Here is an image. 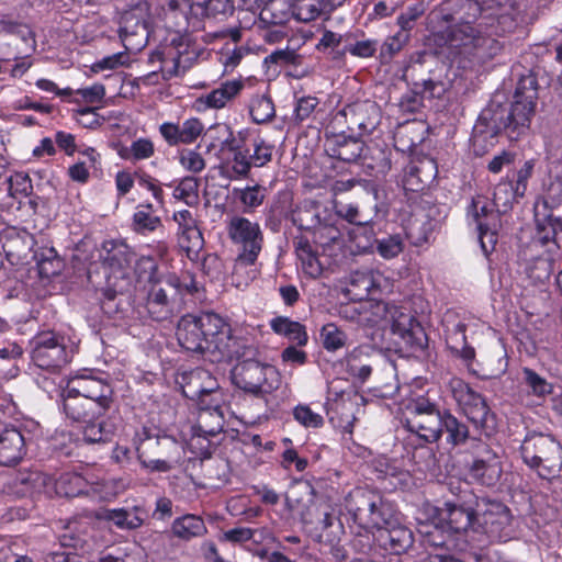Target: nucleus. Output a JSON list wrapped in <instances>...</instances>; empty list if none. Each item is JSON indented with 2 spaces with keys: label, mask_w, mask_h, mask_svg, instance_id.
Wrapping results in <instances>:
<instances>
[{
  "label": "nucleus",
  "mask_w": 562,
  "mask_h": 562,
  "mask_svg": "<svg viewBox=\"0 0 562 562\" xmlns=\"http://www.w3.org/2000/svg\"><path fill=\"white\" fill-rule=\"evenodd\" d=\"M346 509L355 522L364 529L381 528L391 524L392 507L368 488L358 487L346 497Z\"/></svg>",
  "instance_id": "obj_10"
},
{
  "label": "nucleus",
  "mask_w": 562,
  "mask_h": 562,
  "mask_svg": "<svg viewBox=\"0 0 562 562\" xmlns=\"http://www.w3.org/2000/svg\"><path fill=\"white\" fill-rule=\"evenodd\" d=\"M170 5L184 13L193 30L204 18L226 16L234 11V0H171Z\"/></svg>",
  "instance_id": "obj_18"
},
{
  "label": "nucleus",
  "mask_w": 562,
  "mask_h": 562,
  "mask_svg": "<svg viewBox=\"0 0 562 562\" xmlns=\"http://www.w3.org/2000/svg\"><path fill=\"white\" fill-rule=\"evenodd\" d=\"M522 374L525 383L531 390L532 395L543 397L552 392V384L532 369L524 368Z\"/></svg>",
  "instance_id": "obj_57"
},
{
  "label": "nucleus",
  "mask_w": 562,
  "mask_h": 562,
  "mask_svg": "<svg viewBox=\"0 0 562 562\" xmlns=\"http://www.w3.org/2000/svg\"><path fill=\"white\" fill-rule=\"evenodd\" d=\"M293 416L304 427L318 428L324 424L323 416L313 412L307 405H297L293 411Z\"/></svg>",
  "instance_id": "obj_62"
},
{
  "label": "nucleus",
  "mask_w": 562,
  "mask_h": 562,
  "mask_svg": "<svg viewBox=\"0 0 562 562\" xmlns=\"http://www.w3.org/2000/svg\"><path fill=\"white\" fill-rule=\"evenodd\" d=\"M14 485L21 486L23 494L44 493L52 495V479L40 471H21L14 479Z\"/></svg>",
  "instance_id": "obj_33"
},
{
  "label": "nucleus",
  "mask_w": 562,
  "mask_h": 562,
  "mask_svg": "<svg viewBox=\"0 0 562 562\" xmlns=\"http://www.w3.org/2000/svg\"><path fill=\"white\" fill-rule=\"evenodd\" d=\"M179 345L187 351L203 355L211 362L233 360L246 356L237 348L238 340L231 334V327L214 313L187 314L177 325Z\"/></svg>",
  "instance_id": "obj_3"
},
{
  "label": "nucleus",
  "mask_w": 562,
  "mask_h": 562,
  "mask_svg": "<svg viewBox=\"0 0 562 562\" xmlns=\"http://www.w3.org/2000/svg\"><path fill=\"white\" fill-rule=\"evenodd\" d=\"M443 412L428 398L419 396L406 407L405 427L427 442H436L442 434Z\"/></svg>",
  "instance_id": "obj_14"
},
{
  "label": "nucleus",
  "mask_w": 562,
  "mask_h": 562,
  "mask_svg": "<svg viewBox=\"0 0 562 562\" xmlns=\"http://www.w3.org/2000/svg\"><path fill=\"white\" fill-rule=\"evenodd\" d=\"M198 180L193 177H184L175 187L172 196L178 201H183L188 205H192L198 200Z\"/></svg>",
  "instance_id": "obj_55"
},
{
  "label": "nucleus",
  "mask_w": 562,
  "mask_h": 562,
  "mask_svg": "<svg viewBox=\"0 0 562 562\" xmlns=\"http://www.w3.org/2000/svg\"><path fill=\"white\" fill-rule=\"evenodd\" d=\"M8 194L14 199L25 198L32 192V182L30 177L24 172H15L7 178Z\"/></svg>",
  "instance_id": "obj_53"
},
{
  "label": "nucleus",
  "mask_w": 562,
  "mask_h": 562,
  "mask_svg": "<svg viewBox=\"0 0 562 562\" xmlns=\"http://www.w3.org/2000/svg\"><path fill=\"white\" fill-rule=\"evenodd\" d=\"M424 13V5L420 3H415L406 8V10L396 18V25L398 26V31L411 34L417 20L422 18Z\"/></svg>",
  "instance_id": "obj_58"
},
{
  "label": "nucleus",
  "mask_w": 562,
  "mask_h": 562,
  "mask_svg": "<svg viewBox=\"0 0 562 562\" xmlns=\"http://www.w3.org/2000/svg\"><path fill=\"white\" fill-rule=\"evenodd\" d=\"M32 358L43 369L60 368L69 361L65 346L53 333H45L36 338Z\"/></svg>",
  "instance_id": "obj_22"
},
{
  "label": "nucleus",
  "mask_w": 562,
  "mask_h": 562,
  "mask_svg": "<svg viewBox=\"0 0 562 562\" xmlns=\"http://www.w3.org/2000/svg\"><path fill=\"white\" fill-rule=\"evenodd\" d=\"M61 404L67 419L82 425L87 442L109 441L115 432L111 419L99 420L114 404V392L106 380L92 374L71 376L61 391Z\"/></svg>",
  "instance_id": "obj_2"
},
{
  "label": "nucleus",
  "mask_w": 562,
  "mask_h": 562,
  "mask_svg": "<svg viewBox=\"0 0 562 562\" xmlns=\"http://www.w3.org/2000/svg\"><path fill=\"white\" fill-rule=\"evenodd\" d=\"M520 198L516 192V187L510 181H501L494 189L493 202L494 206L504 212L512 206V203Z\"/></svg>",
  "instance_id": "obj_52"
},
{
  "label": "nucleus",
  "mask_w": 562,
  "mask_h": 562,
  "mask_svg": "<svg viewBox=\"0 0 562 562\" xmlns=\"http://www.w3.org/2000/svg\"><path fill=\"white\" fill-rule=\"evenodd\" d=\"M179 164L193 173H199L205 168V160L200 153L194 149H182L179 153Z\"/></svg>",
  "instance_id": "obj_61"
},
{
  "label": "nucleus",
  "mask_w": 562,
  "mask_h": 562,
  "mask_svg": "<svg viewBox=\"0 0 562 562\" xmlns=\"http://www.w3.org/2000/svg\"><path fill=\"white\" fill-rule=\"evenodd\" d=\"M155 154L154 143L146 137H140L132 142L127 147H122L119 155L122 159L136 162L153 157Z\"/></svg>",
  "instance_id": "obj_47"
},
{
  "label": "nucleus",
  "mask_w": 562,
  "mask_h": 562,
  "mask_svg": "<svg viewBox=\"0 0 562 562\" xmlns=\"http://www.w3.org/2000/svg\"><path fill=\"white\" fill-rule=\"evenodd\" d=\"M149 7L146 1L130 3V9L122 14L120 37L126 48L140 47L147 38V19Z\"/></svg>",
  "instance_id": "obj_17"
},
{
  "label": "nucleus",
  "mask_w": 562,
  "mask_h": 562,
  "mask_svg": "<svg viewBox=\"0 0 562 562\" xmlns=\"http://www.w3.org/2000/svg\"><path fill=\"white\" fill-rule=\"evenodd\" d=\"M179 384L186 397L200 404L201 400H210L215 393H222L217 380L210 371L196 368L181 374Z\"/></svg>",
  "instance_id": "obj_20"
},
{
  "label": "nucleus",
  "mask_w": 562,
  "mask_h": 562,
  "mask_svg": "<svg viewBox=\"0 0 562 562\" xmlns=\"http://www.w3.org/2000/svg\"><path fill=\"white\" fill-rule=\"evenodd\" d=\"M198 58V50L188 36L173 34L170 42L161 45L149 57V63L159 64L165 79L184 74Z\"/></svg>",
  "instance_id": "obj_12"
},
{
  "label": "nucleus",
  "mask_w": 562,
  "mask_h": 562,
  "mask_svg": "<svg viewBox=\"0 0 562 562\" xmlns=\"http://www.w3.org/2000/svg\"><path fill=\"white\" fill-rule=\"evenodd\" d=\"M237 348L240 352H246V356L239 358L245 359L238 362L232 371V379L237 387L255 395L268 394L279 387L280 375L273 366L246 358L251 356L254 350L241 346L240 341H238Z\"/></svg>",
  "instance_id": "obj_9"
},
{
  "label": "nucleus",
  "mask_w": 562,
  "mask_h": 562,
  "mask_svg": "<svg viewBox=\"0 0 562 562\" xmlns=\"http://www.w3.org/2000/svg\"><path fill=\"white\" fill-rule=\"evenodd\" d=\"M203 130L204 125L198 117H190L181 125L164 122L159 126V133L169 146L190 145L201 136Z\"/></svg>",
  "instance_id": "obj_25"
},
{
  "label": "nucleus",
  "mask_w": 562,
  "mask_h": 562,
  "mask_svg": "<svg viewBox=\"0 0 562 562\" xmlns=\"http://www.w3.org/2000/svg\"><path fill=\"white\" fill-rule=\"evenodd\" d=\"M104 254L101 255L103 263L113 270H121L130 266L133 255L124 244L106 241L103 244Z\"/></svg>",
  "instance_id": "obj_41"
},
{
  "label": "nucleus",
  "mask_w": 562,
  "mask_h": 562,
  "mask_svg": "<svg viewBox=\"0 0 562 562\" xmlns=\"http://www.w3.org/2000/svg\"><path fill=\"white\" fill-rule=\"evenodd\" d=\"M278 0H271L265 5L256 22L258 27L262 29V38L270 44L281 42L284 36V27L282 24L285 22L288 14L285 12L277 13Z\"/></svg>",
  "instance_id": "obj_26"
},
{
  "label": "nucleus",
  "mask_w": 562,
  "mask_h": 562,
  "mask_svg": "<svg viewBox=\"0 0 562 562\" xmlns=\"http://www.w3.org/2000/svg\"><path fill=\"white\" fill-rule=\"evenodd\" d=\"M449 387L462 413L475 427L485 431L493 428V415L485 398L480 393L472 390L468 383L459 378H452L449 381Z\"/></svg>",
  "instance_id": "obj_15"
},
{
  "label": "nucleus",
  "mask_w": 562,
  "mask_h": 562,
  "mask_svg": "<svg viewBox=\"0 0 562 562\" xmlns=\"http://www.w3.org/2000/svg\"><path fill=\"white\" fill-rule=\"evenodd\" d=\"M291 220L300 229L312 232L322 245L336 241L340 237L336 214L316 201L305 200L300 203L292 211Z\"/></svg>",
  "instance_id": "obj_11"
},
{
  "label": "nucleus",
  "mask_w": 562,
  "mask_h": 562,
  "mask_svg": "<svg viewBox=\"0 0 562 562\" xmlns=\"http://www.w3.org/2000/svg\"><path fill=\"white\" fill-rule=\"evenodd\" d=\"M104 519L113 522L120 529H137L143 522L144 518L139 515V509L134 507L132 509H109L104 514Z\"/></svg>",
  "instance_id": "obj_44"
},
{
  "label": "nucleus",
  "mask_w": 562,
  "mask_h": 562,
  "mask_svg": "<svg viewBox=\"0 0 562 562\" xmlns=\"http://www.w3.org/2000/svg\"><path fill=\"white\" fill-rule=\"evenodd\" d=\"M379 42L378 40L367 38L361 41H356L355 43H347L341 52H339V56H344L346 53L359 58H370L373 57L378 50Z\"/></svg>",
  "instance_id": "obj_56"
},
{
  "label": "nucleus",
  "mask_w": 562,
  "mask_h": 562,
  "mask_svg": "<svg viewBox=\"0 0 562 562\" xmlns=\"http://www.w3.org/2000/svg\"><path fill=\"white\" fill-rule=\"evenodd\" d=\"M447 432V442L452 446L464 445L469 438L468 426L450 412L443 411L442 430Z\"/></svg>",
  "instance_id": "obj_48"
},
{
  "label": "nucleus",
  "mask_w": 562,
  "mask_h": 562,
  "mask_svg": "<svg viewBox=\"0 0 562 562\" xmlns=\"http://www.w3.org/2000/svg\"><path fill=\"white\" fill-rule=\"evenodd\" d=\"M154 213L155 211L151 203H139L136 206L132 218V227L134 232L147 234L161 226L160 217Z\"/></svg>",
  "instance_id": "obj_40"
},
{
  "label": "nucleus",
  "mask_w": 562,
  "mask_h": 562,
  "mask_svg": "<svg viewBox=\"0 0 562 562\" xmlns=\"http://www.w3.org/2000/svg\"><path fill=\"white\" fill-rule=\"evenodd\" d=\"M86 480L78 473H64L55 482L52 481V493L60 496L75 497L85 493Z\"/></svg>",
  "instance_id": "obj_42"
},
{
  "label": "nucleus",
  "mask_w": 562,
  "mask_h": 562,
  "mask_svg": "<svg viewBox=\"0 0 562 562\" xmlns=\"http://www.w3.org/2000/svg\"><path fill=\"white\" fill-rule=\"evenodd\" d=\"M171 451L165 459H144L143 456H139V460L142 465L153 472H168L173 469L176 465L180 464L182 459V447L175 442H168Z\"/></svg>",
  "instance_id": "obj_46"
},
{
  "label": "nucleus",
  "mask_w": 562,
  "mask_h": 562,
  "mask_svg": "<svg viewBox=\"0 0 562 562\" xmlns=\"http://www.w3.org/2000/svg\"><path fill=\"white\" fill-rule=\"evenodd\" d=\"M272 100L266 95H257L250 102V115L256 123H266L274 117Z\"/></svg>",
  "instance_id": "obj_50"
},
{
  "label": "nucleus",
  "mask_w": 562,
  "mask_h": 562,
  "mask_svg": "<svg viewBox=\"0 0 562 562\" xmlns=\"http://www.w3.org/2000/svg\"><path fill=\"white\" fill-rule=\"evenodd\" d=\"M363 142L344 134L328 137L325 144L327 154L345 162L356 161L363 151Z\"/></svg>",
  "instance_id": "obj_27"
},
{
  "label": "nucleus",
  "mask_w": 562,
  "mask_h": 562,
  "mask_svg": "<svg viewBox=\"0 0 562 562\" xmlns=\"http://www.w3.org/2000/svg\"><path fill=\"white\" fill-rule=\"evenodd\" d=\"M303 61V57L297 54L295 48L286 46L283 49H277L265 58L266 64H274L280 66L293 65L299 66Z\"/></svg>",
  "instance_id": "obj_59"
},
{
  "label": "nucleus",
  "mask_w": 562,
  "mask_h": 562,
  "mask_svg": "<svg viewBox=\"0 0 562 562\" xmlns=\"http://www.w3.org/2000/svg\"><path fill=\"white\" fill-rule=\"evenodd\" d=\"M25 451V441L14 427L0 430V465H11L21 460Z\"/></svg>",
  "instance_id": "obj_29"
},
{
  "label": "nucleus",
  "mask_w": 562,
  "mask_h": 562,
  "mask_svg": "<svg viewBox=\"0 0 562 562\" xmlns=\"http://www.w3.org/2000/svg\"><path fill=\"white\" fill-rule=\"evenodd\" d=\"M535 97L515 94L509 109L502 104L491 103L480 114L474 125V144L486 136L496 137L504 132L509 140H518L525 136L535 113Z\"/></svg>",
  "instance_id": "obj_5"
},
{
  "label": "nucleus",
  "mask_w": 562,
  "mask_h": 562,
  "mask_svg": "<svg viewBox=\"0 0 562 562\" xmlns=\"http://www.w3.org/2000/svg\"><path fill=\"white\" fill-rule=\"evenodd\" d=\"M224 395L215 393L210 400H201L198 404L196 422L192 426V436L189 440L191 448L199 449L202 453L209 452L210 439L220 435L224 429Z\"/></svg>",
  "instance_id": "obj_13"
},
{
  "label": "nucleus",
  "mask_w": 562,
  "mask_h": 562,
  "mask_svg": "<svg viewBox=\"0 0 562 562\" xmlns=\"http://www.w3.org/2000/svg\"><path fill=\"white\" fill-rule=\"evenodd\" d=\"M175 283L168 277L148 281L146 310L155 321H165L175 313Z\"/></svg>",
  "instance_id": "obj_19"
},
{
  "label": "nucleus",
  "mask_w": 562,
  "mask_h": 562,
  "mask_svg": "<svg viewBox=\"0 0 562 562\" xmlns=\"http://www.w3.org/2000/svg\"><path fill=\"white\" fill-rule=\"evenodd\" d=\"M270 327L276 334L285 337L289 341L299 347H303L307 344L308 336L305 326L289 317L278 316L272 318L270 321Z\"/></svg>",
  "instance_id": "obj_34"
},
{
  "label": "nucleus",
  "mask_w": 562,
  "mask_h": 562,
  "mask_svg": "<svg viewBox=\"0 0 562 562\" xmlns=\"http://www.w3.org/2000/svg\"><path fill=\"white\" fill-rule=\"evenodd\" d=\"M522 461L537 474L550 480L559 476L562 470V447L551 435L530 434L521 446Z\"/></svg>",
  "instance_id": "obj_8"
},
{
  "label": "nucleus",
  "mask_w": 562,
  "mask_h": 562,
  "mask_svg": "<svg viewBox=\"0 0 562 562\" xmlns=\"http://www.w3.org/2000/svg\"><path fill=\"white\" fill-rule=\"evenodd\" d=\"M244 88L240 79L226 80L218 88L201 95L196 103L200 109H223L225 108Z\"/></svg>",
  "instance_id": "obj_28"
},
{
  "label": "nucleus",
  "mask_w": 562,
  "mask_h": 562,
  "mask_svg": "<svg viewBox=\"0 0 562 562\" xmlns=\"http://www.w3.org/2000/svg\"><path fill=\"white\" fill-rule=\"evenodd\" d=\"M295 252L306 276L316 279L322 274L323 265L308 240L300 238L295 243Z\"/></svg>",
  "instance_id": "obj_39"
},
{
  "label": "nucleus",
  "mask_w": 562,
  "mask_h": 562,
  "mask_svg": "<svg viewBox=\"0 0 562 562\" xmlns=\"http://www.w3.org/2000/svg\"><path fill=\"white\" fill-rule=\"evenodd\" d=\"M479 512L480 507L474 509L469 503L446 502L439 509V517L450 531L460 533L475 527Z\"/></svg>",
  "instance_id": "obj_23"
},
{
  "label": "nucleus",
  "mask_w": 562,
  "mask_h": 562,
  "mask_svg": "<svg viewBox=\"0 0 562 562\" xmlns=\"http://www.w3.org/2000/svg\"><path fill=\"white\" fill-rule=\"evenodd\" d=\"M269 532L265 528L252 529L248 527H235L233 529L226 530L223 532L221 540L226 541L233 544H245L249 541H252L256 544L261 543L267 537Z\"/></svg>",
  "instance_id": "obj_43"
},
{
  "label": "nucleus",
  "mask_w": 562,
  "mask_h": 562,
  "mask_svg": "<svg viewBox=\"0 0 562 562\" xmlns=\"http://www.w3.org/2000/svg\"><path fill=\"white\" fill-rule=\"evenodd\" d=\"M393 283L390 278L385 277L380 271L373 270H358L350 277L348 292L357 297L363 300L369 295L378 293H391Z\"/></svg>",
  "instance_id": "obj_21"
},
{
  "label": "nucleus",
  "mask_w": 562,
  "mask_h": 562,
  "mask_svg": "<svg viewBox=\"0 0 562 562\" xmlns=\"http://www.w3.org/2000/svg\"><path fill=\"white\" fill-rule=\"evenodd\" d=\"M356 321L367 327H390L394 335H397L402 342L411 348H422L424 333L411 313L394 304L370 300L360 303L355 308Z\"/></svg>",
  "instance_id": "obj_6"
},
{
  "label": "nucleus",
  "mask_w": 562,
  "mask_h": 562,
  "mask_svg": "<svg viewBox=\"0 0 562 562\" xmlns=\"http://www.w3.org/2000/svg\"><path fill=\"white\" fill-rule=\"evenodd\" d=\"M437 166L432 159L425 158L408 167L404 176L406 190L418 192L425 189L436 178Z\"/></svg>",
  "instance_id": "obj_31"
},
{
  "label": "nucleus",
  "mask_w": 562,
  "mask_h": 562,
  "mask_svg": "<svg viewBox=\"0 0 562 562\" xmlns=\"http://www.w3.org/2000/svg\"><path fill=\"white\" fill-rule=\"evenodd\" d=\"M330 0H295L293 13L299 21L310 22L329 11Z\"/></svg>",
  "instance_id": "obj_45"
},
{
  "label": "nucleus",
  "mask_w": 562,
  "mask_h": 562,
  "mask_svg": "<svg viewBox=\"0 0 562 562\" xmlns=\"http://www.w3.org/2000/svg\"><path fill=\"white\" fill-rule=\"evenodd\" d=\"M321 338L327 351H336L342 348L347 341V335L333 323L323 326Z\"/></svg>",
  "instance_id": "obj_54"
},
{
  "label": "nucleus",
  "mask_w": 562,
  "mask_h": 562,
  "mask_svg": "<svg viewBox=\"0 0 562 562\" xmlns=\"http://www.w3.org/2000/svg\"><path fill=\"white\" fill-rule=\"evenodd\" d=\"M376 529L380 531L379 538L383 546L393 553L405 552L414 542L413 532L405 526L396 525L393 516L390 525Z\"/></svg>",
  "instance_id": "obj_32"
},
{
  "label": "nucleus",
  "mask_w": 562,
  "mask_h": 562,
  "mask_svg": "<svg viewBox=\"0 0 562 562\" xmlns=\"http://www.w3.org/2000/svg\"><path fill=\"white\" fill-rule=\"evenodd\" d=\"M336 221L338 216L346 220L347 222L356 225H367L372 221V216L369 213H366L363 210L359 207L357 204H344L339 203L336 205Z\"/></svg>",
  "instance_id": "obj_51"
},
{
  "label": "nucleus",
  "mask_w": 562,
  "mask_h": 562,
  "mask_svg": "<svg viewBox=\"0 0 562 562\" xmlns=\"http://www.w3.org/2000/svg\"><path fill=\"white\" fill-rule=\"evenodd\" d=\"M376 357L375 350L371 346H359L352 349L346 356V368L349 374L361 382L368 380L373 368V358Z\"/></svg>",
  "instance_id": "obj_30"
},
{
  "label": "nucleus",
  "mask_w": 562,
  "mask_h": 562,
  "mask_svg": "<svg viewBox=\"0 0 562 562\" xmlns=\"http://www.w3.org/2000/svg\"><path fill=\"white\" fill-rule=\"evenodd\" d=\"M458 5V23L448 33L452 61L463 69L481 66L502 52L499 37L514 22L492 0H459Z\"/></svg>",
  "instance_id": "obj_1"
},
{
  "label": "nucleus",
  "mask_w": 562,
  "mask_h": 562,
  "mask_svg": "<svg viewBox=\"0 0 562 562\" xmlns=\"http://www.w3.org/2000/svg\"><path fill=\"white\" fill-rule=\"evenodd\" d=\"M502 474L501 457L487 447L480 452L470 467V475L486 486H494L501 480Z\"/></svg>",
  "instance_id": "obj_24"
},
{
  "label": "nucleus",
  "mask_w": 562,
  "mask_h": 562,
  "mask_svg": "<svg viewBox=\"0 0 562 562\" xmlns=\"http://www.w3.org/2000/svg\"><path fill=\"white\" fill-rule=\"evenodd\" d=\"M172 218L178 225V233L181 235V237L188 239V249L202 247V234L198 227V222L191 211H177L173 213Z\"/></svg>",
  "instance_id": "obj_35"
},
{
  "label": "nucleus",
  "mask_w": 562,
  "mask_h": 562,
  "mask_svg": "<svg viewBox=\"0 0 562 562\" xmlns=\"http://www.w3.org/2000/svg\"><path fill=\"white\" fill-rule=\"evenodd\" d=\"M351 40V34H339L333 31H324L322 37L318 41L317 49L326 52L331 49L333 52L339 47L341 43H348Z\"/></svg>",
  "instance_id": "obj_63"
},
{
  "label": "nucleus",
  "mask_w": 562,
  "mask_h": 562,
  "mask_svg": "<svg viewBox=\"0 0 562 562\" xmlns=\"http://www.w3.org/2000/svg\"><path fill=\"white\" fill-rule=\"evenodd\" d=\"M412 34L397 31L395 34L387 36L380 46V58L390 60L397 55L411 41Z\"/></svg>",
  "instance_id": "obj_49"
},
{
  "label": "nucleus",
  "mask_w": 562,
  "mask_h": 562,
  "mask_svg": "<svg viewBox=\"0 0 562 562\" xmlns=\"http://www.w3.org/2000/svg\"><path fill=\"white\" fill-rule=\"evenodd\" d=\"M171 530L177 538L186 541L202 537L207 532L203 519L195 515H184L177 518L172 522Z\"/></svg>",
  "instance_id": "obj_37"
},
{
  "label": "nucleus",
  "mask_w": 562,
  "mask_h": 562,
  "mask_svg": "<svg viewBox=\"0 0 562 562\" xmlns=\"http://www.w3.org/2000/svg\"><path fill=\"white\" fill-rule=\"evenodd\" d=\"M404 245L400 235H391L378 240L376 251L384 259H392L403 251Z\"/></svg>",
  "instance_id": "obj_60"
},
{
  "label": "nucleus",
  "mask_w": 562,
  "mask_h": 562,
  "mask_svg": "<svg viewBox=\"0 0 562 562\" xmlns=\"http://www.w3.org/2000/svg\"><path fill=\"white\" fill-rule=\"evenodd\" d=\"M226 231L232 243L239 247L233 269L236 286H246L258 274L255 266L263 248V232L259 223L240 215L229 218Z\"/></svg>",
  "instance_id": "obj_7"
},
{
  "label": "nucleus",
  "mask_w": 562,
  "mask_h": 562,
  "mask_svg": "<svg viewBox=\"0 0 562 562\" xmlns=\"http://www.w3.org/2000/svg\"><path fill=\"white\" fill-rule=\"evenodd\" d=\"M496 227L497 222H493L487 227L477 229L480 245L485 256H488L494 250L497 243Z\"/></svg>",
  "instance_id": "obj_64"
},
{
  "label": "nucleus",
  "mask_w": 562,
  "mask_h": 562,
  "mask_svg": "<svg viewBox=\"0 0 562 562\" xmlns=\"http://www.w3.org/2000/svg\"><path fill=\"white\" fill-rule=\"evenodd\" d=\"M477 513V529L487 536L492 542H506L512 538L510 515L505 505L499 502L481 501Z\"/></svg>",
  "instance_id": "obj_16"
},
{
  "label": "nucleus",
  "mask_w": 562,
  "mask_h": 562,
  "mask_svg": "<svg viewBox=\"0 0 562 562\" xmlns=\"http://www.w3.org/2000/svg\"><path fill=\"white\" fill-rule=\"evenodd\" d=\"M221 140L222 150H228L232 156L227 158L224 169L232 180L247 178L251 168H260L272 160L273 145L241 130L234 134L226 124H218L212 128Z\"/></svg>",
  "instance_id": "obj_4"
},
{
  "label": "nucleus",
  "mask_w": 562,
  "mask_h": 562,
  "mask_svg": "<svg viewBox=\"0 0 562 562\" xmlns=\"http://www.w3.org/2000/svg\"><path fill=\"white\" fill-rule=\"evenodd\" d=\"M467 217L470 224H474L476 229L487 227L488 224L498 221V212L488 207L487 201L483 196H476L468 207Z\"/></svg>",
  "instance_id": "obj_38"
},
{
  "label": "nucleus",
  "mask_w": 562,
  "mask_h": 562,
  "mask_svg": "<svg viewBox=\"0 0 562 562\" xmlns=\"http://www.w3.org/2000/svg\"><path fill=\"white\" fill-rule=\"evenodd\" d=\"M535 218L540 232H543L544 243L553 240L557 228L562 227V222L553 215L549 202L544 199L538 200L535 204Z\"/></svg>",
  "instance_id": "obj_36"
}]
</instances>
